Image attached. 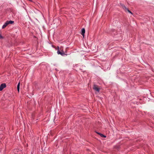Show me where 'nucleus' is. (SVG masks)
Masks as SVG:
<instances>
[{"mask_svg":"<svg viewBox=\"0 0 154 154\" xmlns=\"http://www.w3.org/2000/svg\"><path fill=\"white\" fill-rule=\"evenodd\" d=\"M17 91H18V92H19V91H20V88H17Z\"/></svg>","mask_w":154,"mask_h":154,"instance_id":"obj_12","label":"nucleus"},{"mask_svg":"<svg viewBox=\"0 0 154 154\" xmlns=\"http://www.w3.org/2000/svg\"><path fill=\"white\" fill-rule=\"evenodd\" d=\"M85 29L84 28H82V29L81 34L82 35V36H83L84 38V36H85Z\"/></svg>","mask_w":154,"mask_h":154,"instance_id":"obj_5","label":"nucleus"},{"mask_svg":"<svg viewBox=\"0 0 154 154\" xmlns=\"http://www.w3.org/2000/svg\"><path fill=\"white\" fill-rule=\"evenodd\" d=\"M57 53L58 54H60L62 56H63L65 54L63 52H61L60 51L59 48L58 47Z\"/></svg>","mask_w":154,"mask_h":154,"instance_id":"obj_3","label":"nucleus"},{"mask_svg":"<svg viewBox=\"0 0 154 154\" xmlns=\"http://www.w3.org/2000/svg\"><path fill=\"white\" fill-rule=\"evenodd\" d=\"M93 89L94 90L97 91L98 92L100 91V88H99L98 86L97 85H94L93 86Z\"/></svg>","mask_w":154,"mask_h":154,"instance_id":"obj_1","label":"nucleus"},{"mask_svg":"<svg viewBox=\"0 0 154 154\" xmlns=\"http://www.w3.org/2000/svg\"><path fill=\"white\" fill-rule=\"evenodd\" d=\"M6 85L5 83L2 84L0 86V91H2L3 89L6 88Z\"/></svg>","mask_w":154,"mask_h":154,"instance_id":"obj_2","label":"nucleus"},{"mask_svg":"<svg viewBox=\"0 0 154 154\" xmlns=\"http://www.w3.org/2000/svg\"><path fill=\"white\" fill-rule=\"evenodd\" d=\"M96 133L97 134H99L101 137H106V136L105 135L103 134H101L99 132H96Z\"/></svg>","mask_w":154,"mask_h":154,"instance_id":"obj_6","label":"nucleus"},{"mask_svg":"<svg viewBox=\"0 0 154 154\" xmlns=\"http://www.w3.org/2000/svg\"><path fill=\"white\" fill-rule=\"evenodd\" d=\"M3 38V37L2 35L1 34H0V39H2Z\"/></svg>","mask_w":154,"mask_h":154,"instance_id":"obj_11","label":"nucleus"},{"mask_svg":"<svg viewBox=\"0 0 154 154\" xmlns=\"http://www.w3.org/2000/svg\"><path fill=\"white\" fill-rule=\"evenodd\" d=\"M56 69V71H57V69Z\"/></svg>","mask_w":154,"mask_h":154,"instance_id":"obj_13","label":"nucleus"},{"mask_svg":"<svg viewBox=\"0 0 154 154\" xmlns=\"http://www.w3.org/2000/svg\"><path fill=\"white\" fill-rule=\"evenodd\" d=\"M20 82H19L17 85V88H20Z\"/></svg>","mask_w":154,"mask_h":154,"instance_id":"obj_9","label":"nucleus"},{"mask_svg":"<svg viewBox=\"0 0 154 154\" xmlns=\"http://www.w3.org/2000/svg\"><path fill=\"white\" fill-rule=\"evenodd\" d=\"M7 21L8 23V25L10 24H13L14 23V21H13L12 20Z\"/></svg>","mask_w":154,"mask_h":154,"instance_id":"obj_7","label":"nucleus"},{"mask_svg":"<svg viewBox=\"0 0 154 154\" xmlns=\"http://www.w3.org/2000/svg\"><path fill=\"white\" fill-rule=\"evenodd\" d=\"M123 8L126 12L128 11L129 13H131V14H132V12L128 8H126L125 6H123Z\"/></svg>","mask_w":154,"mask_h":154,"instance_id":"obj_4","label":"nucleus"},{"mask_svg":"<svg viewBox=\"0 0 154 154\" xmlns=\"http://www.w3.org/2000/svg\"><path fill=\"white\" fill-rule=\"evenodd\" d=\"M6 26H6L5 25V24H4L2 26V29L5 28V27H6Z\"/></svg>","mask_w":154,"mask_h":154,"instance_id":"obj_8","label":"nucleus"},{"mask_svg":"<svg viewBox=\"0 0 154 154\" xmlns=\"http://www.w3.org/2000/svg\"><path fill=\"white\" fill-rule=\"evenodd\" d=\"M5 25L6 26H7L8 25V23L7 22V21L5 23Z\"/></svg>","mask_w":154,"mask_h":154,"instance_id":"obj_10","label":"nucleus"}]
</instances>
